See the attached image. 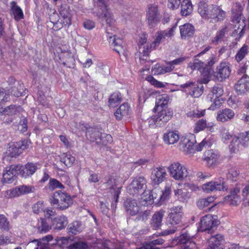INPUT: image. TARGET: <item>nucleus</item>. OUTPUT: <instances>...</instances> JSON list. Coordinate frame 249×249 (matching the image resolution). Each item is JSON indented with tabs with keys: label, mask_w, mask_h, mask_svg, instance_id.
<instances>
[{
	"label": "nucleus",
	"mask_w": 249,
	"mask_h": 249,
	"mask_svg": "<svg viewBox=\"0 0 249 249\" xmlns=\"http://www.w3.org/2000/svg\"><path fill=\"white\" fill-rule=\"evenodd\" d=\"M49 201L51 206L59 211L68 209L73 203V200L71 196L62 191L54 192Z\"/></svg>",
	"instance_id": "obj_1"
},
{
	"label": "nucleus",
	"mask_w": 249,
	"mask_h": 249,
	"mask_svg": "<svg viewBox=\"0 0 249 249\" xmlns=\"http://www.w3.org/2000/svg\"><path fill=\"white\" fill-rule=\"evenodd\" d=\"M168 169L170 176L176 180H191L193 178L186 167L178 161L172 163Z\"/></svg>",
	"instance_id": "obj_2"
},
{
	"label": "nucleus",
	"mask_w": 249,
	"mask_h": 249,
	"mask_svg": "<svg viewBox=\"0 0 249 249\" xmlns=\"http://www.w3.org/2000/svg\"><path fill=\"white\" fill-rule=\"evenodd\" d=\"M198 56L195 55L193 62H190L189 65L192 70H197L201 72L202 77L198 81L201 83L207 84L210 81V69L206 66L205 63L197 58Z\"/></svg>",
	"instance_id": "obj_3"
},
{
	"label": "nucleus",
	"mask_w": 249,
	"mask_h": 249,
	"mask_svg": "<svg viewBox=\"0 0 249 249\" xmlns=\"http://www.w3.org/2000/svg\"><path fill=\"white\" fill-rule=\"evenodd\" d=\"M199 84L193 82H187L184 84L180 85L182 90L188 95L197 98L202 95L203 92V86L200 81Z\"/></svg>",
	"instance_id": "obj_4"
},
{
	"label": "nucleus",
	"mask_w": 249,
	"mask_h": 249,
	"mask_svg": "<svg viewBox=\"0 0 249 249\" xmlns=\"http://www.w3.org/2000/svg\"><path fill=\"white\" fill-rule=\"evenodd\" d=\"M146 183V179L143 177H137L127 187V192L131 195L140 194L144 190Z\"/></svg>",
	"instance_id": "obj_5"
},
{
	"label": "nucleus",
	"mask_w": 249,
	"mask_h": 249,
	"mask_svg": "<svg viewBox=\"0 0 249 249\" xmlns=\"http://www.w3.org/2000/svg\"><path fill=\"white\" fill-rule=\"evenodd\" d=\"M219 224V222L213 219L212 215L208 214L202 217L200 221V226L198 230L201 231H207L208 233L212 232L216 226Z\"/></svg>",
	"instance_id": "obj_6"
},
{
	"label": "nucleus",
	"mask_w": 249,
	"mask_h": 249,
	"mask_svg": "<svg viewBox=\"0 0 249 249\" xmlns=\"http://www.w3.org/2000/svg\"><path fill=\"white\" fill-rule=\"evenodd\" d=\"M172 112L166 109H162L157 115L154 116L149 121L150 125L153 123L156 126H160L164 125L172 117Z\"/></svg>",
	"instance_id": "obj_7"
},
{
	"label": "nucleus",
	"mask_w": 249,
	"mask_h": 249,
	"mask_svg": "<svg viewBox=\"0 0 249 249\" xmlns=\"http://www.w3.org/2000/svg\"><path fill=\"white\" fill-rule=\"evenodd\" d=\"M29 142L26 140L20 141L16 142H12L7 150V154L11 157H16L22 153V151L28 148Z\"/></svg>",
	"instance_id": "obj_8"
},
{
	"label": "nucleus",
	"mask_w": 249,
	"mask_h": 249,
	"mask_svg": "<svg viewBox=\"0 0 249 249\" xmlns=\"http://www.w3.org/2000/svg\"><path fill=\"white\" fill-rule=\"evenodd\" d=\"M160 13L158 5L156 4L150 5L148 6L146 14V20L150 28L155 27L160 21Z\"/></svg>",
	"instance_id": "obj_9"
},
{
	"label": "nucleus",
	"mask_w": 249,
	"mask_h": 249,
	"mask_svg": "<svg viewBox=\"0 0 249 249\" xmlns=\"http://www.w3.org/2000/svg\"><path fill=\"white\" fill-rule=\"evenodd\" d=\"M119 181L118 179L112 176H109L104 183L107 189L114 190V195L113 197L114 203H112L111 205L113 208H116L117 203L118 201V198L121 193V189L122 187H117Z\"/></svg>",
	"instance_id": "obj_10"
},
{
	"label": "nucleus",
	"mask_w": 249,
	"mask_h": 249,
	"mask_svg": "<svg viewBox=\"0 0 249 249\" xmlns=\"http://www.w3.org/2000/svg\"><path fill=\"white\" fill-rule=\"evenodd\" d=\"M202 188L205 192L210 193L216 191H226L228 188L226 185L224 179L220 178L218 181H210L203 184Z\"/></svg>",
	"instance_id": "obj_11"
},
{
	"label": "nucleus",
	"mask_w": 249,
	"mask_h": 249,
	"mask_svg": "<svg viewBox=\"0 0 249 249\" xmlns=\"http://www.w3.org/2000/svg\"><path fill=\"white\" fill-rule=\"evenodd\" d=\"M20 169V167L18 165H12L7 167L2 174L3 182L7 183L13 182L16 178V176L19 175Z\"/></svg>",
	"instance_id": "obj_12"
},
{
	"label": "nucleus",
	"mask_w": 249,
	"mask_h": 249,
	"mask_svg": "<svg viewBox=\"0 0 249 249\" xmlns=\"http://www.w3.org/2000/svg\"><path fill=\"white\" fill-rule=\"evenodd\" d=\"M216 5L200 2L198 6V12L201 17L205 19H212Z\"/></svg>",
	"instance_id": "obj_13"
},
{
	"label": "nucleus",
	"mask_w": 249,
	"mask_h": 249,
	"mask_svg": "<svg viewBox=\"0 0 249 249\" xmlns=\"http://www.w3.org/2000/svg\"><path fill=\"white\" fill-rule=\"evenodd\" d=\"M231 71L229 64L226 62H222L216 67L215 76L218 81H221L229 77Z\"/></svg>",
	"instance_id": "obj_14"
},
{
	"label": "nucleus",
	"mask_w": 249,
	"mask_h": 249,
	"mask_svg": "<svg viewBox=\"0 0 249 249\" xmlns=\"http://www.w3.org/2000/svg\"><path fill=\"white\" fill-rule=\"evenodd\" d=\"M18 166L20 167L19 175L24 178L31 177L38 169L37 164L36 163L28 162L24 166L21 165Z\"/></svg>",
	"instance_id": "obj_15"
},
{
	"label": "nucleus",
	"mask_w": 249,
	"mask_h": 249,
	"mask_svg": "<svg viewBox=\"0 0 249 249\" xmlns=\"http://www.w3.org/2000/svg\"><path fill=\"white\" fill-rule=\"evenodd\" d=\"M109 29L108 28L106 30L107 37L112 47L114 48L113 50L119 54L123 53L124 52L123 40L120 37H117L115 35L110 36L112 34L109 32Z\"/></svg>",
	"instance_id": "obj_16"
},
{
	"label": "nucleus",
	"mask_w": 249,
	"mask_h": 249,
	"mask_svg": "<svg viewBox=\"0 0 249 249\" xmlns=\"http://www.w3.org/2000/svg\"><path fill=\"white\" fill-rule=\"evenodd\" d=\"M182 207L176 206L171 208L168 215L169 222L172 225H177L180 223L182 216Z\"/></svg>",
	"instance_id": "obj_17"
},
{
	"label": "nucleus",
	"mask_w": 249,
	"mask_h": 249,
	"mask_svg": "<svg viewBox=\"0 0 249 249\" xmlns=\"http://www.w3.org/2000/svg\"><path fill=\"white\" fill-rule=\"evenodd\" d=\"M224 242V238L221 234L212 236L208 240L209 247L207 249H223Z\"/></svg>",
	"instance_id": "obj_18"
},
{
	"label": "nucleus",
	"mask_w": 249,
	"mask_h": 249,
	"mask_svg": "<svg viewBox=\"0 0 249 249\" xmlns=\"http://www.w3.org/2000/svg\"><path fill=\"white\" fill-rule=\"evenodd\" d=\"M166 175V172L164 167L156 168L153 170L151 178L154 184L158 185L163 181Z\"/></svg>",
	"instance_id": "obj_19"
},
{
	"label": "nucleus",
	"mask_w": 249,
	"mask_h": 249,
	"mask_svg": "<svg viewBox=\"0 0 249 249\" xmlns=\"http://www.w3.org/2000/svg\"><path fill=\"white\" fill-rule=\"evenodd\" d=\"M235 89L238 94L247 92L249 89V76L247 74L242 76L235 85Z\"/></svg>",
	"instance_id": "obj_20"
},
{
	"label": "nucleus",
	"mask_w": 249,
	"mask_h": 249,
	"mask_svg": "<svg viewBox=\"0 0 249 249\" xmlns=\"http://www.w3.org/2000/svg\"><path fill=\"white\" fill-rule=\"evenodd\" d=\"M196 143L195 136L194 134H190L184 138L181 144L184 147V151H186L188 153H192L195 151V146Z\"/></svg>",
	"instance_id": "obj_21"
},
{
	"label": "nucleus",
	"mask_w": 249,
	"mask_h": 249,
	"mask_svg": "<svg viewBox=\"0 0 249 249\" xmlns=\"http://www.w3.org/2000/svg\"><path fill=\"white\" fill-rule=\"evenodd\" d=\"M125 211L130 215L133 216L138 213L139 206L135 199H127L124 204Z\"/></svg>",
	"instance_id": "obj_22"
},
{
	"label": "nucleus",
	"mask_w": 249,
	"mask_h": 249,
	"mask_svg": "<svg viewBox=\"0 0 249 249\" xmlns=\"http://www.w3.org/2000/svg\"><path fill=\"white\" fill-rule=\"evenodd\" d=\"M165 213V211L160 209V211L156 212L153 215L150 224L153 229L157 230L161 226L162 219Z\"/></svg>",
	"instance_id": "obj_23"
},
{
	"label": "nucleus",
	"mask_w": 249,
	"mask_h": 249,
	"mask_svg": "<svg viewBox=\"0 0 249 249\" xmlns=\"http://www.w3.org/2000/svg\"><path fill=\"white\" fill-rule=\"evenodd\" d=\"M235 115L234 111L230 108H225L217 112L216 119L218 121L226 122L233 118Z\"/></svg>",
	"instance_id": "obj_24"
},
{
	"label": "nucleus",
	"mask_w": 249,
	"mask_h": 249,
	"mask_svg": "<svg viewBox=\"0 0 249 249\" xmlns=\"http://www.w3.org/2000/svg\"><path fill=\"white\" fill-rule=\"evenodd\" d=\"M218 157L217 152L213 150H209L206 151L204 153L203 160L206 161L208 166L211 167L215 165L218 159Z\"/></svg>",
	"instance_id": "obj_25"
},
{
	"label": "nucleus",
	"mask_w": 249,
	"mask_h": 249,
	"mask_svg": "<svg viewBox=\"0 0 249 249\" xmlns=\"http://www.w3.org/2000/svg\"><path fill=\"white\" fill-rule=\"evenodd\" d=\"M51 223L54 229L61 230L68 224L67 218L64 215L58 216L51 219Z\"/></svg>",
	"instance_id": "obj_26"
},
{
	"label": "nucleus",
	"mask_w": 249,
	"mask_h": 249,
	"mask_svg": "<svg viewBox=\"0 0 249 249\" xmlns=\"http://www.w3.org/2000/svg\"><path fill=\"white\" fill-rule=\"evenodd\" d=\"M154 196H157L154 202L161 205L163 202L168 198L170 194V190L169 188H166L164 191L153 190Z\"/></svg>",
	"instance_id": "obj_27"
},
{
	"label": "nucleus",
	"mask_w": 249,
	"mask_h": 249,
	"mask_svg": "<svg viewBox=\"0 0 249 249\" xmlns=\"http://www.w3.org/2000/svg\"><path fill=\"white\" fill-rule=\"evenodd\" d=\"M60 59L62 64L68 68H73L75 65V59L71 53H62L60 54Z\"/></svg>",
	"instance_id": "obj_28"
},
{
	"label": "nucleus",
	"mask_w": 249,
	"mask_h": 249,
	"mask_svg": "<svg viewBox=\"0 0 249 249\" xmlns=\"http://www.w3.org/2000/svg\"><path fill=\"white\" fill-rule=\"evenodd\" d=\"M94 1V8L97 9L100 11H98L96 16L100 18L102 16L103 13L108 11L109 5L108 2L106 0H93Z\"/></svg>",
	"instance_id": "obj_29"
},
{
	"label": "nucleus",
	"mask_w": 249,
	"mask_h": 249,
	"mask_svg": "<svg viewBox=\"0 0 249 249\" xmlns=\"http://www.w3.org/2000/svg\"><path fill=\"white\" fill-rule=\"evenodd\" d=\"M52 227L51 219L40 218L38 221L37 230L40 233H46L49 231Z\"/></svg>",
	"instance_id": "obj_30"
},
{
	"label": "nucleus",
	"mask_w": 249,
	"mask_h": 249,
	"mask_svg": "<svg viewBox=\"0 0 249 249\" xmlns=\"http://www.w3.org/2000/svg\"><path fill=\"white\" fill-rule=\"evenodd\" d=\"M179 139L178 131H170L164 134L163 139L164 142L168 144H172L177 142Z\"/></svg>",
	"instance_id": "obj_31"
},
{
	"label": "nucleus",
	"mask_w": 249,
	"mask_h": 249,
	"mask_svg": "<svg viewBox=\"0 0 249 249\" xmlns=\"http://www.w3.org/2000/svg\"><path fill=\"white\" fill-rule=\"evenodd\" d=\"M129 106L127 103H124L120 106L114 113V115L118 120H121L124 117L128 115L129 112Z\"/></svg>",
	"instance_id": "obj_32"
},
{
	"label": "nucleus",
	"mask_w": 249,
	"mask_h": 249,
	"mask_svg": "<svg viewBox=\"0 0 249 249\" xmlns=\"http://www.w3.org/2000/svg\"><path fill=\"white\" fill-rule=\"evenodd\" d=\"M182 38L192 36L195 32L194 27L189 23H186L179 27Z\"/></svg>",
	"instance_id": "obj_33"
},
{
	"label": "nucleus",
	"mask_w": 249,
	"mask_h": 249,
	"mask_svg": "<svg viewBox=\"0 0 249 249\" xmlns=\"http://www.w3.org/2000/svg\"><path fill=\"white\" fill-rule=\"evenodd\" d=\"M212 18V22H217L223 21L226 17V13L220 6L216 5Z\"/></svg>",
	"instance_id": "obj_34"
},
{
	"label": "nucleus",
	"mask_w": 249,
	"mask_h": 249,
	"mask_svg": "<svg viewBox=\"0 0 249 249\" xmlns=\"http://www.w3.org/2000/svg\"><path fill=\"white\" fill-rule=\"evenodd\" d=\"M100 135H101V130L92 127L88 128L86 132L87 138L90 141H95L97 143H98V137H99Z\"/></svg>",
	"instance_id": "obj_35"
},
{
	"label": "nucleus",
	"mask_w": 249,
	"mask_h": 249,
	"mask_svg": "<svg viewBox=\"0 0 249 249\" xmlns=\"http://www.w3.org/2000/svg\"><path fill=\"white\" fill-rule=\"evenodd\" d=\"M33 189H34V187L33 186L21 185L13 189L12 194L14 196H19L32 192Z\"/></svg>",
	"instance_id": "obj_36"
},
{
	"label": "nucleus",
	"mask_w": 249,
	"mask_h": 249,
	"mask_svg": "<svg viewBox=\"0 0 249 249\" xmlns=\"http://www.w3.org/2000/svg\"><path fill=\"white\" fill-rule=\"evenodd\" d=\"M157 196H154V191L144 192L141 198V203L143 205H150L154 202Z\"/></svg>",
	"instance_id": "obj_37"
},
{
	"label": "nucleus",
	"mask_w": 249,
	"mask_h": 249,
	"mask_svg": "<svg viewBox=\"0 0 249 249\" xmlns=\"http://www.w3.org/2000/svg\"><path fill=\"white\" fill-rule=\"evenodd\" d=\"M172 31L171 29L168 32L165 31L159 32L156 34V37L154 41L151 43L153 46V49H156L159 44L164 40L165 37L170 34V32Z\"/></svg>",
	"instance_id": "obj_38"
},
{
	"label": "nucleus",
	"mask_w": 249,
	"mask_h": 249,
	"mask_svg": "<svg viewBox=\"0 0 249 249\" xmlns=\"http://www.w3.org/2000/svg\"><path fill=\"white\" fill-rule=\"evenodd\" d=\"M181 14L183 16L190 15L193 12V5L191 0H183L181 5Z\"/></svg>",
	"instance_id": "obj_39"
},
{
	"label": "nucleus",
	"mask_w": 249,
	"mask_h": 249,
	"mask_svg": "<svg viewBox=\"0 0 249 249\" xmlns=\"http://www.w3.org/2000/svg\"><path fill=\"white\" fill-rule=\"evenodd\" d=\"M157 100L156 107L158 109L160 107L162 109H164V108L165 107L166 108L169 103L170 98L167 94H164L159 95L157 98Z\"/></svg>",
	"instance_id": "obj_40"
},
{
	"label": "nucleus",
	"mask_w": 249,
	"mask_h": 249,
	"mask_svg": "<svg viewBox=\"0 0 249 249\" xmlns=\"http://www.w3.org/2000/svg\"><path fill=\"white\" fill-rule=\"evenodd\" d=\"M228 33V28L227 26H224L219 30L215 35V36L212 40V42L215 44H218L223 41L226 34Z\"/></svg>",
	"instance_id": "obj_41"
},
{
	"label": "nucleus",
	"mask_w": 249,
	"mask_h": 249,
	"mask_svg": "<svg viewBox=\"0 0 249 249\" xmlns=\"http://www.w3.org/2000/svg\"><path fill=\"white\" fill-rule=\"evenodd\" d=\"M11 11L15 17V18L17 20H18L23 18V14L21 9L17 5V3L15 1L11 2Z\"/></svg>",
	"instance_id": "obj_42"
},
{
	"label": "nucleus",
	"mask_w": 249,
	"mask_h": 249,
	"mask_svg": "<svg viewBox=\"0 0 249 249\" xmlns=\"http://www.w3.org/2000/svg\"><path fill=\"white\" fill-rule=\"evenodd\" d=\"M212 93V94H208V99L210 98V100L212 101V98H214V96L215 98H218L223 95V89L222 86L220 84L214 86L213 88Z\"/></svg>",
	"instance_id": "obj_43"
},
{
	"label": "nucleus",
	"mask_w": 249,
	"mask_h": 249,
	"mask_svg": "<svg viewBox=\"0 0 249 249\" xmlns=\"http://www.w3.org/2000/svg\"><path fill=\"white\" fill-rule=\"evenodd\" d=\"M122 101V96L120 92H114L109 99V104L111 107H115Z\"/></svg>",
	"instance_id": "obj_44"
},
{
	"label": "nucleus",
	"mask_w": 249,
	"mask_h": 249,
	"mask_svg": "<svg viewBox=\"0 0 249 249\" xmlns=\"http://www.w3.org/2000/svg\"><path fill=\"white\" fill-rule=\"evenodd\" d=\"M19 113V107L16 105H12L5 107V111L3 116L17 117Z\"/></svg>",
	"instance_id": "obj_45"
},
{
	"label": "nucleus",
	"mask_w": 249,
	"mask_h": 249,
	"mask_svg": "<svg viewBox=\"0 0 249 249\" xmlns=\"http://www.w3.org/2000/svg\"><path fill=\"white\" fill-rule=\"evenodd\" d=\"M75 157L70 154L64 153L61 156L60 161L67 167H71L75 161Z\"/></svg>",
	"instance_id": "obj_46"
},
{
	"label": "nucleus",
	"mask_w": 249,
	"mask_h": 249,
	"mask_svg": "<svg viewBox=\"0 0 249 249\" xmlns=\"http://www.w3.org/2000/svg\"><path fill=\"white\" fill-rule=\"evenodd\" d=\"M51 235H48L43 237L38 241L37 249H49V242L53 240Z\"/></svg>",
	"instance_id": "obj_47"
},
{
	"label": "nucleus",
	"mask_w": 249,
	"mask_h": 249,
	"mask_svg": "<svg viewBox=\"0 0 249 249\" xmlns=\"http://www.w3.org/2000/svg\"><path fill=\"white\" fill-rule=\"evenodd\" d=\"M101 130V135L98 137V143L103 145H107L112 142V136L110 134H107L102 132Z\"/></svg>",
	"instance_id": "obj_48"
},
{
	"label": "nucleus",
	"mask_w": 249,
	"mask_h": 249,
	"mask_svg": "<svg viewBox=\"0 0 249 249\" xmlns=\"http://www.w3.org/2000/svg\"><path fill=\"white\" fill-rule=\"evenodd\" d=\"M240 145V141L238 136H233L229 145V148L231 152L235 153L239 151Z\"/></svg>",
	"instance_id": "obj_49"
},
{
	"label": "nucleus",
	"mask_w": 249,
	"mask_h": 249,
	"mask_svg": "<svg viewBox=\"0 0 249 249\" xmlns=\"http://www.w3.org/2000/svg\"><path fill=\"white\" fill-rule=\"evenodd\" d=\"M82 231L81 224L78 221H75L69 225L68 231L69 233H71L74 234H76L77 233Z\"/></svg>",
	"instance_id": "obj_50"
},
{
	"label": "nucleus",
	"mask_w": 249,
	"mask_h": 249,
	"mask_svg": "<svg viewBox=\"0 0 249 249\" xmlns=\"http://www.w3.org/2000/svg\"><path fill=\"white\" fill-rule=\"evenodd\" d=\"M190 236L188 235V233H183L179 236L176 239H174L173 242L176 244H180L183 245L187 243V242L191 240Z\"/></svg>",
	"instance_id": "obj_51"
},
{
	"label": "nucleus",
	"mask_w": 249,
	"mask_h": 249,
	"mask_svg": "<svg viewBox=\"0 0 249 249\" xmlns=\"http://www.w3.org/2000/svg\"><path fill=\"white\" fill-rule=\"evenodd\" d=\"M248 53V46L244 44L237 52L235 55V59L237 62L241 61Z\"/></svg>",
	"instance_id": "obj_52"
},
{
	"label": "nucleus",
	"mask_w": 249,
	"mask_h": 249,
	"mask_svg": "<svg viewBox=\"0 0 249 249\" xmlns=\"http://www.w3.org/2000/svg\"><path fill=\"white\" fill-rule=\"evenodd\" d=\"M241 145L246 147L249 146V131L241 133L238 135Z\"/></svg>",
	"instance_id": "obj_53"
},
{
	"label": "nucleus",
	"mask_w": 249,
	"mask_h": 249,
	"mask_svg": "<svg viewBox=\"0 0 249 249\" xmlns=\"http://www.w3.org/2000/svg\"><path fill=\"white\" fill-rule=\"evenodd\" d=\"M69 238L65 237H62L56 239L55 240V242L53 243L52 244L58 246L61 249H64L69 246Z\"/></svg>",
	"instance_id": "obj_54"
},
{
	"label": "nucleus",
	"mask_w": 249,
	"mask_h": 249,
	"mask_svg": "<svg viewBox=\"0 0 249 249\" xmlns=\"http://www.w3.org/2000/svg\"><path fill=\"white\" fill-rule=\"evenodd\" d=\"M207 127H209V125L207 124L206 120L200 119L196 123L194 128V132L195 133H198V132L204 130Z\"/></svg>",
	"instance_id": "obj_55"
},
{
	"label": "nucleus",
	"mask_w": 249,
	"mask_h": 249,
	"mask_svg": "<svg viewBox=\"0 0 249 249\" xmlns=\"http://www.w3.org/2000/svg\"><path fill=\"white\" fill-rule=\"evenodd\" d=\"M49 188L51 190L56 188H64V185L58 180L54 178H51L49 182Z\"/></svg>",
	"instance_id": "obj_56"
},
{
	"label": "nucleus",
	"mask_w": 249,
	"mask_h": 249,
	"mask_svg": "<svg viewBox=\"0 0 249 249\" xmlns=\"http://www.w3.org/2000/svg\"><path fill=\"white\" fill-rule=\"evenodd\" d=\"M217 61V59L215 55L212 54L207 60V63H205L206 66L209 67L210 69V77H211L213 71L212 67L213 65Z\"/></svg>",
	"instance_id": "obj_57"
},
{
	"label": "nucleus",
	"mask_w": 249,
	"mask_h": 249,
	"mask_svg": "<svg viewBox=\"0 0 249 249\" xmlns=\"http://www.w3.org/2000/svg\"><path fill=\"white\" fill-rule=\"evenodd\" d=\"M103 18L105 19L107 24L109 25V27H111L114 24L115 20L113 18L112 15L108 11L103 13Z\"/></svg>",
	"instance_id": "obj_58"
},
{
	"label": "nucleus",
	"mask_w": 249,
	"mask_h": 249,
	"mask_svg": "<svg viewBox=\"0 0 249 249\" xmlns=\"http://www.w3.org/2000/svg\"><path fill=\"white\" fill-rule=\"evenodd\" d=\"M88 245L84 242H77L69 246V249H87Z\"/></svg>",
	"instance_id": "obj_59"
},
{
	"label": "nucleus",
	"mask_w": 249,
	"mask_h": 249,
	"mask_svg": "<svg viewBox=\"0 0 249 249\" xmlns=\"http://www.w3.org/2000/svg\"><path fill=\"white\" fill-rule=\"evenodd\" d=\"M239 174V171L235 167H231L228 169L227 177L228 179L233 180Z\"/></svg>",
	"instance_id": "obj_60"
},
{
	"label": "nucleus",
	"mask_w": 249,
	"mask_h": 249,
	"mask_svg": "<svg viewBox=\"0 0 249 249\" xmlns=\"http://www.w3.org/2000/svg\"><path fill=\"white\" fill-rule=\"evenodd\" d=\"M10 100V94L5 89L0 88V103H4Z\"/></svg>",
	"instance_id": "obj_61"
},
{
	"label": "nucleus",
	"mask_w": 249,
	"mask_h": 249,
	"mask_svg": "<svg viewBox=\"0 0 249 249\" xmlns=\"http://www.w3.org/2000/svg\"><path fill=\"white\" fill-rule=\"evenodd\" d=\"M9 222L7 218L3 215H0V229L4 231L9 230Z\"/></svg>",
	"instance_id": "obj_62"
},
{
	"label": "nucleus",
	"mask_w": 249,
	"mask_h": 249,
	"mask_svg": "<svg viewBox=\"0 0 249 249\" xmlns=\"http://www.w3.org/2000/svg\"><path fill=\"white\" fill-rule=\"evenodd\" d=\"M33 212L36 213H39L42 212H43L44 205L43 202L42 201H39L35 203L33 206Z\"/></svg>",
	"instance_id": "obj_63"
},
{
	"label": "nucleus",
	"mask_w": 249,
	"mask_h": 249,
	"mask_svg": "<svg viewBox=\"0 0 249 249\" xmlns=\"http://www.w3.org/2000/svg\"><path fill=\"white\" fill-rule=\"evenodd\" d=\"M196 244L192 239L180 246V249H196Z\"/></svg>",
	"instance_id": "obj_64"
}]
</instances>
